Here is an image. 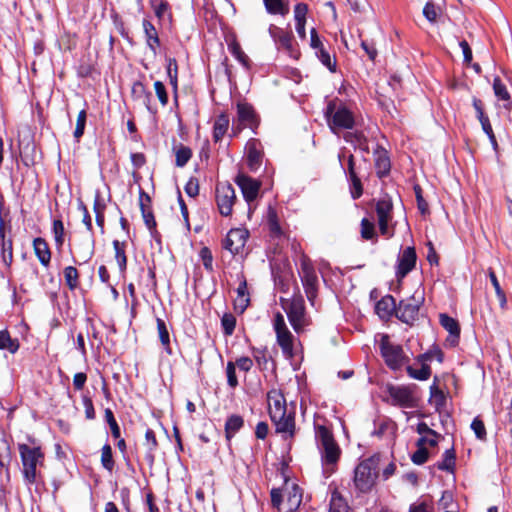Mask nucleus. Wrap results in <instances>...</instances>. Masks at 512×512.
Returning a JSON list of instances; mask_svg holds the SVG:
<instances>
[{"label": "nucleus", "instance_id": "nucleus-1", "mask_svg": "<svg viewBox=\"0 0 512 512\" xmlns=\"http://www.w3.org/2000/svg\"><path fill=\"white\" fill-rule=\"evenodd\" d=\"M314 430L321 453L323 472L326 477H329L335 471V466L341 455V449L336 443L332 431L327 426L315 422Z\"/></svg>", "mask_w": 512, "mask_h": 512}, {"label": "nucleus", "instance_id": "nucleus-2", "mask_svg": "<svg viewBox=\"0 0 512 512\" xmlns=\"http://www.w3.org/2000/svg\"><path fill=\"white\" fill-rule=\"evenodd\" d=\"M325 118L333 134L344 130H353L357 125L355 113L339 100H331L325 108Z\"/></svg>", "mask_w": 512, "mask_h": 512}, {"label": "nucleus", "instance_id": "nucleus-3", "mask_svg": "<svg viewBox=\"0 0 512 512\" xmlns=\"http://www.w3.org/2000/svg\"><path fill=\"white\" fill-rule=\"evenodd\" d=\"M18 451L24 482L28 485L37 483L41 476L37 468L44 464V453L40 447H31L27 444H18Z\"/></svg>", "mask_w": 512, "mask_h": 512}, {"label": "nucleus", "instance_id": "nucleus-4", "mask_svg": "<svg viewBox=\"0 0 512 512\" xmlns=\"http://www.w3.org/2000/svg\"><path fill=\"white\" fill-rule=\"evenodd\" d=\"M379 459L375 456L361 461L354 470V484L362 493L369 492L378 477Z\"/></svg>", "mask_w": 512, "mask_h": 512}, {"label": "nucleus", "instance_id": "nucleus-5", "mask_svg": "<svg viewBox=\"0 0 512 512\" xmlns=\"http://www.w3.org/2000/svg\"><path fill=\"white\" fill-rule=\"evenodd\" d=\"M416 385H388L386 402L401 408H416L418 398L415 395Z\"/></svg>", "mask_w": 512, "mask_h": 512}, {"label": "nucleus", "instance_id": "nucleus-6", "mask_svg": "<svg viewBox=\"0 0 512 512\" xmlns=\"http://www.w3.org/2000/svg\"><path fill=\"white\" fill-rule=\"evenodd\" d=\"M380 352L386 365L394 371L401 369L409 361L402 346L392 343L388 335H382L381 337Z\"/></svg>", "mask_w": 512, "mask_h": 512}, {"label": "nucleus", "instance_id": "nucleus-7", "mask_svg": "<svg viewBox=\"0 0 512 512\" xmlns=\"http://www.w3.org/2000/svg\"><path fill=\"white\" fill-rule=\"evenodd\" d=\"M273 328L276 333L277 343L280 346L283 355L287 359H291L294 356L293 344L294 336L288 329L284 316L281 313H276L273 321Z\"/></svg>", "mask_w": 512, "mask_h": 512}, {"label": "nucleus", "instance_id": "nucleus-8", "mask_svg": "<svg viewBox=\"0 0 512 512\" xmlns=\"http://www.w3.org/2000/svg\"><path fill=\"white\" fill-rule=\"evenodd\" d=\"M236 199V192L231 184L224 182L216 185L215 201L222 216H231Z\"/></svg>", "mask_w": 512, "mask_h": 512}, {"label": "nucleus", "instance_id": "nucleus-9", "mask_svg": "<svg viewBox=\"0 0 512 512\" xmlns=\"http://www.w3.org/2000/svg\"><path fill=\"white\" fill-rule=\"evenodd\" d=\"M423 298L412 295L411 297L401 300L397 305L396 317L403 323L413 325L418 319L419 309Z\"/></svg>", "mask_w": 512, "mask_h": 512}, {"label": "nucleus", "instance_id": "nucleus-10", "mask_svg": "<svg viewBox=\"0 0 512 512\" xmlns=\"http://www.w3.org/2000/svg\"><path fill=\"white\" fill-rule=\"evenodd\" d=\"M307 299L314 305V301L317 297L318 291V277L313 266L303 261L301 263V270L299 272Z\"/></svg>", "mask_w": 512, "mask_h": 512}, {"label": "nucleus", "instance_id": "nucleus-11", "mask_svg": "<svg viewBox=\"0 0 512 512\" xmlns=\"http://www.w3.org/2000/svg\"><path fill=\"white\" fill-rule=\"evenodd\" d=\"M286 313L290 324L297 333L301 332L308 324L302 298L294 299L286 309Z\"/></svg>", "mask_w": 512, "mask_h": 512}, {"label": "nucleus", "instance_id": "nucleus-12", "mask_svg": "<svg viewBox=\"0 0 512 512\" xmlns=\"http://www.w3.org/2000/svg\"><path fill=\"white\" fill-rule=\"evenodd\" d=\"M235 183L241 189L242 195L251 209L252 202L258 197L261 188V182L245 174H238Z\"/></svg>", "mask_w": 512, "mask_h": 512}, {"label": "nucleus", "instance_id": "nucleus-13", "mask_svg": "<svg viewBox=\"0 0 512 512\" xmlns=\"http://www.w3.org/2000/svg\"><path fill=\"white\" fill-rule=\"evenodd\" d=\"M78 259L74 263L82 265L91 260L95 253V240L93 234H83L75 244Z\"/></svg>", "mask_w": 512, "mask_h": 512}, {"label": "nucleus", "instance_id": "nucleus-14", "mask_svg": "<svg viewBox=\"0 0 512 512\" xmlns=\"http://www.w3.org/2000/svg\"><path fill=\"white\" fill-rule=\"evenodd\" d=\"M247 239L248 231L246 229H231L224 239L223 248L236 255L244 248Z\"/></svg>", "mask_w": 512, "mask_h": 512}, {"label": "nucleus", "instance_id": "nucleus-15", "mask_svg": "<svg viewBox=\"0 0 512 512\" xmlns=\"http://www.w3.org/2000/svg\"><path fill=\"white\" fill-rule=\"evenodd\" d=\"M417 255L414 247H406L398 256L396 276L404 278L416 265Z\"/></svg>", "mask_w": 512, "mask_h": 512}, {"label": "nucleus", "instance_id": "nucleus-16", "mask_svg": "<svg viewBox=\"0 0 512 512\" xmlns=\"http://www.w3.org/2000/svg\"><path fill=\"white\" fill-rule=\"evenodd\" d=\"M271 420L274 422L276 426V431L278 433L288 434L290 437L294 435L295 431V417L294 413L282 412L279 413V410H275L274 414H272Z\"/></svg>", "mask_w": 512, "mask_h": 512}, {"label": "nucleus", "instance_id": "nucleus-17", "mask_svg": "<svg viewBox=\"0 0 512 512\" xmlns=\"http://www.w3.org/2000/svg\"><path fill=\"white\" fill-rule=\"evenodd\" d=\"M439 321L441 326L449 333L447 342L451 346H455L460 337V326L458 321L444 313L439 315Z\"/></svg>", "mask_w": 512, "mask_h": 512}, {"label": "nucleus", "instance_id": "nucleus-18", "mask_svg": "<svg viewBox=\"0 0 512 512\" xmlns=\"http://www.w3.org/2000/svg\"><path fill=\"white\" fill-rule=\"evenodd\" d=\"M258 141L251 139L246 145L247 165L250 171L256 172L262 163V152L258 148Z\"/></svg>", "mask_w": 512, "mask_h": 512}, {"label": "nucleus", "instance_id": "nucleus-19", "mask_svg": "<svg viewBox=\"0 0 512 512\" xmlns=\"http://www.w3.org/2000/svg\"><path fill=\"white\" fill-rule=\"evenodd\" d=\"M237 115L240 124L243 127L254 129L258 125L257 117L253 107L247 103L237 105Z\"/></svg>", "mask_w": 512, "mask_h": 512}, {"label": "nucleus", "instance_id": "nucleus-20", "mask_svg": "<svg viewBox=\"0 0 512 512\" xmlns=\"http://www.w3.org/2000/svg\"><path fill=\"white\" fill-rule=\"evenodd\" d=\"M142 26L144 30L145 40L147 47L151 50L153 55L157 54V50L160 47V38L155 26L148 19H143Z\"/></svg>", "mask_w": 512, "mask_h": 512}, {"label": "nucleus", "instance_id": "nucleus-21", "mask_svg": "<svg viewBox=\"0 0 512 512\" xmlns=\"http://www.w3.org/2000/svg\"><path fill=\"white\" fill-rule=\"evenodd\" d=\"M375 310L381 319H389L392 315L396 316L397 305L395 298L391 295L382 297L376 303Z\"/></svg>", "mask_w": 512, "mask_h": 512}, {"label": "nucleus", "instance_id": "nucleus-22", "mask_svg": "<svg viewBox=\"0 0 512 512\" xmlns=\"http://www.w3.org/2000/svg\"><path fill=\"white\" fill-rule=\"evenodd\" d=\"M0 258L4 266L1 276L3 278L9 277L13 263V241H3V243H0Z\"/></svg>", "mask_w": 512, "mask_h": 512}, {"label": "nucleus", "instance_id": "nucleus-23", "mask_svg": "<svg viewBox=\"0 0 512 512\" xmlns=\"http://www.w3.org/2000/svg\"><path fill=\"white\" fill-rule=\"evenodd\" d=\"M375 169L379 178L387 176L390 172V158L387 154V151L382 148H378L375 151Z\"/></svg>", "mask_w": 512, "mask_h": 512}, {"label": "nucleus", "instance_id": "nucleus-24", "mask_svg": "<svg viewBox=\"0 0 512 512\" xmlns=\"http://www.w3.org/2000/svg\"><path fill=\"white\" fill-rule=\"evenodd\" d=\"M35 255L44 267H48L51 261V251L45 239L38 237L33 240Z\"/></svg>", "mask_w": 512, "mask_h": 512}, {"label": "nucleus", "instance_id": "nucleus-25", "mask_svg": "<svg viewBox=\"0 0 512 512\" xmlns=\"http://www.w3.org/2000/svg\"><path fill=\"white\" fill-rule=\"evenodd\" d=\"M131 94L134 100L141 101L150 112H153L150 106L152 94L142 82L136 81L133 83Z\"/></svg>", "mask_w": 512, "mask_h": 512}, {"label": "nucleus", "instance_id": "nucleus-26", "mask_svg": "<svg viewBox=\"0 0 512 512\" xmlns=\"http://www.w3.org/2000/svg\"><path fill=\"white\" fill-rule=\"evenodd\" d=\"M375 212L377 222L383 220H393V203L389 197H383L376 202Z\"/></svg>", "mask_w": 512, "mask_h": 512}, {"label": "nucleus", "instance_id": "nucleus-27", "mask_svg": "<svg viewBox=\"0 0 512 512\" xmlns=\"http://www.w3.org/2000/svg\"><path fill=\"white\" fill-rule=\"evenodd\" d=\"M493 90L498 100L504 102L503 107L507 110H510L512 106L510 93L508 92L506 85L498 76L493 80Z\"/></svg>", "mask_w": 512, "mask_h": 512}, {"label": "nucleus", "instance_id": "nucleus-28", "mask_svg": "<svg viewBox=\"0 0 512 512\" xmlns=\"http://www.w3.org/2000/svg\"><path fill=\"white\" fill-rule=\"evenodd\" d=\"M302 496V489L297 484L292 483L290 487L287 486L288 512H294L299 508Z\"/></svg>", "mask_w": 512, "mask_h": 512}, {"label": "nucleus", "instance_id": "nucleus-29", "mask_svg": "<svg viewBox=\"0 0 512 512\" xmlns=\"http://www.w3.org/2000/svg\"><path fill=\"white\" fill-rule=\"evenodd\" d=\"M338 160L347 177L357 175L354 156L346 148L340 150Z\"/></svg>", "mask_w": 512, "mask_h": 512}, {"label": "nucleus", "instance_id": "nucleus-30", "mask_svg": "<svg viewBox=\"0 0 512 512\" xmlns=\"http://www.w3.org/2000/svg\"><path fill=\"white\" fill-rule=\"evenodd\" d=\"M266 11L272 15L286 16L290 9L289 3L284 0H263Z\"/></svg>", "mask_w": 512, "mask_h": 512}, {"label": "nucleus", "instance_id": "nucleus-31", "mask_svg": "<svg viewBox=\"0 0 512 512\" xmlns=\"http://www.w3.org/2000/svg\"><path fill=\"white\" fill-rule=\"evenodd\" d=\"M244 419L240 415H231L225 422V436L230 441L234 435L243 427Z\"/></svg>", "mask_w": 512, "mask_h": 512}, {"label": "nucleus", "instance_id": "nucleus-32", "mask_svg": "<svg viewBox=\"0 0 512 512\" xmlns=\"http://www.w3.org/2000/svg\"><path fill=\"white\" fill-rule=\"evenodd\" d=\"M145 446L147 449L145 459L147 460L149 465L152 466L155 460L154 451L158 446L155 432L152 429H147L145 432Z\"/></svg>", "mask_w": 512, "mask_h": 512}, {"label": "nucleus", "instance_id": "nucleus-33", "mask_svg": "<svg viewBox=\"0 0 512 512\" xmlns=\"http://www.w3.org/2000/svg\"><path fill=\"white\" fill-rule=\"evenodd\" d=\"M229 127V117L226 114L219 115L213 125V140L219 142L226 134Z\"/></svg>", "mask_w": 512, "mask_h": 512}, {"label": "nucleus", "instance_id": "nucleus-34", "mask_svg": "<svg viewBox=\"0 0 512 512\" xmlns=\"http://www.w3.org/2000/svg\"><path fill=\"white\" fill-rule=\"evenodd\" d=\"M237 298L235 300V308L239 309L241 312H243L247 306L249 305L250 299H249V293L247 288V282L243 278V280L239 283V286L237 287Z\"/></svg>", "mask_w": 512, "mask_h": 512}, {"label": "nucleus", "instance_id": "nucleus-35", "mask_svg": "<svg viewBox=\"0 0 512 512\" xmlns=\"http://www.w3.org/2000/svg\"><path fill=\"white\" fill-rule=\"evenodd\" d=\"M157 330L160 342L168 355H172V349L170 345V335L165 321L161 318L156 319Z\"/></svg>", "mask_w": 512, "mask_h": 512}, {"label": "nucleus", "instance_id": "nucleus-36", "mask_svg": "<svg viewBox=\"0 0 512 512\" xmlns=\"http://www.w3.org/2000/svg\"><path fill=\"white\" fill-rule=\"evenodd\" d=\"M456 455L453 448L445 450L442 460L436 464L441 471L453 472L455 468Z\"/></svg>", "mask_w": 512, "mask_h": 512}, {"label": "nucleus", "instance_id": "nucleus-37", "mask_svg": "<svg viewBox=\"0 0 512 512\" xmlns=\"http://www.w3.org/2000/svg\"><path fill=\"white\" fill-rule=\"evenodd\" d=\"M328 512H349L346 500L337 490H334L331 494Z\"/></svg>", "mask_w": 512, "mask_h": 512}, {"label": "nucleus", "instance_id": "nucleus-38", "mask_svg": "<svg viewBox=\"0 0 512 512\" xmlns=\"http://www.w3.org/2000/svg\"><path fill=\"white\" fill-rule=\"evenodd\" d=\"M360 226H361V230H360L361 237L364 240H370L374 243H376L378 241V235L375 230L374 222H372L368 218H363L361 220Z\"/></svg>", "mask_w": 512, "mask_h": 512}, {"label": "nucleus", "instance_id": "nucleus-39", "mask_svg": "<svg viewBox=\"0 0 512 512\" xmlns=\"http://www.w3.org/2000/svg\"><path fill=\"white\" fill-rule=\"evenodd\" d=\"M113 248L115 250V259L117 261L119 270L124 272L127 267V256L125 252L126 243L118 240L113 241Z\"/></svg>", "mask_w": 512, "mask_h": 512}, {"label": "nucleus", "instance_id": "nucleus-40", "mask_svg": "<svg viewBox=\"0 0 512 512\" xmlns=\"http://www.w3.org/2000/svg\"><path fill=\"white\" fill-rule=\"evenodd\" d=\"M19 349V342L17 339H12L7 330L0 331V350H8L10 353H15Z\"/></svg>", "mask_w": 512, "mask_h": 512}, {"label": "nucleus", "instance_id": "nucleus-41", "mask_svg": "<svg viewBox=\"0 0 512 512\" xmlns=\"http://www.w3.org/2000/svg\"><path fill=\"white\" fill-rule=\"evenodd\" d=\"M174 150H175V157H176V160H175L176 166L184 167L188 163L190 158L192 157V150L183 144H179L178 146H176L174 148Z\"/></svg>", "mask_w": 512, "mask_h": 512}, {"label": "nucleus", "instance_id": "nucleus-42", "mask_svg": "<svg viewBox=\"0 0 512 512\" xmlns=\"http://www.w3.org/2000/svg\"><path fill=\"white\" fill-rule=\"evenodd\" d=\"M406 371L411 378L420 381H425L431 376V368L427 364H422L420 368H414L408 365Z\"/></svg>", "mask_w": 512, "mask_h": 512}, {"label": "nucleus", "instance_id": "nucleus-43", "mask_svg": "<svg viewBox=\"0 0 512 512\" xmlns=\"http://www.w3.org/2000/svg\"><path fill=\"white\" fill-rule=\"evenodd\" d=\"M8 213H4V198L0 196V243L3 241H13L11 237H7V230L11 231V225L6 223L5 217Z\"/></svg>", "mask_w": 512, "mask_h": 512}, {"label": "nucleus", "instance_id": "nucleus-44", "mask_svg": "<svg viewBox=\"0 0 512 512\" xmlns=\"http://www.w3.org/2000/svg\"><path fill=\"white\" fill-rule=\"evenodd\" d=\"M65 283L70 290H75L79 286V273L74 266H67L63 271Z\"/></svg>", "mask_w": 512, "mask_h": 512}, {"label": "nucleus", "instance_id": "nucleus-45", "mask_svg": "<svg viewBox=\"0 0 512 512\" xmlns=\"http://www.w3.org/2000/svg\"><path fill=\"white\" fill-rule=\"evenodd\" d=\"M488 276L490 278L491 284L493 285V287L495 289V293L498 298L499 304L502 308H504L506 305V302H507L506 295H505V292L503 291V289L501 288L498 278H497L495 272L493 271V269H491V268L488 269Z\"/></svg>", "mask_w": 512, "mask_h": 512}, {"label": "nucleus", "instance_id": "nucleus-46", "mask_svg": "<svg viewBox=\"0 0 512 512\" xmlns=\"http://www.w3.org/2000/svg\"><path fill=\"white\" fill-rule=\"evenodd\" d=\"M101 464L104 469L109 472H112L115 466V462L113 459L112 448L109 444L103 445L101 449Z\"/></svg>", "mask_w": 512, "mask_h": 512}, {"label": "nucleus", "instance_id": "nucleus-47", "mask_svg": "<svg viewBox=\"0 0 512 512\" xmlns=\"http://www.w3.org/2000/svg\"><path fill=\"white\" fill-rule=\"evenodd\" d=\"M275 45L278 49L282 48L289 53L290 56H294L295 49L293 45V34L291 32H285L278 40L275 42Z\"/></svg>", "mask_w": 512, "mask_h": 512}, {"label": "nucleus", "instance_id": "nucleus-48", "mask_svg": "<svg viewBox=\"0 0 512 512\" xmlns=\"http://www.w3.org/2000/svg\"><path fill=\"white\" fill-rule=\"evenodd\" d=\"M167 76L170 80V84L173 86L174 90H177L178 84V64L175 58L167 59Z\"/></svg>", "mask_w": 512, "mask_h": 512}, {"label": "nucleus", "instance_id": "nucleus-49", "mask_svg": "<svg viewBox=\"0 0 512 512\" xmlns=\"http://www.w3.org/2000/svg\"><path fill=\"white\" fill-rule=\"evenodd\" d=\"M315 55L317 56V58L319 59V61L326 67L329 69V71L331 72H335L336 71V60L335 58H332L330 53L326 50V48L324 47L323 49L317 51L315 53Z\"/></svg>", "mask_w": 512, "mask_h": 512}, {"label": "nucleus", "instance_id": "nucleus-50", "mask_svg": "<svg viewBox=\"0 0 512 512\" xmlns=\"http://www.w3.org/2000/svg\"><path fill=\"white\" fill-rule=\"evenodd\" d=\"M52 232L54 235V240H55L56 246L58 248H61L64 244V233H65V229H64L62 220L55 219L53 221Z\"/></svg>", "mask_w": 512, "mask_h": 512}, {"label": "nucleus", "instance_id": "nucleus-51", "mask_svg": "<svg viewBox=\"0 0 512 512\" xmlns=\"http://www.w3.org/2000/svg\"><path fill=\"white\" fill-rule=\"evenodd\" d=\"M229 51L245 68H249V57L237 42L229 45Z\"/></svg>", "mask_w": 512, "mask_h": 512}, {"label": "nucleus", "instance_id": "nucleus-52", "mask_svg": "<svg viewBox=\"0 0 512 512\" xmlns=\"http://www.w3.org/2000/svg\"><path fill=\"white\" fill-rule=\"evenodd\" d=\"M151 7L157 18L163 19V17L169 12L170 5L166 0H150Z\"/></svg>", "mask_w": 512, "mask_h": 512}, {"label": "nucleus", "instance_id": "nucleus-53", "mask_svg": "<svg viewBox=\"0 0 512 512\" xmlns=\"http://www.w3.org/2000/svg\"><path fill=\"white\" fill-rule=\"evenodd\" d=\"M221 325H222L224 334L227 336H230L233 334V332L235 330L236 319L232 314L226 313L221 318Z\"/></svg>", "mask_w": 512, "mask_h": 512}, {"label": "nucleus", "instance_id": "nucleus-54", "mask_svg": "<svg viewBox=\"0 0 512 512\" xmlns=\"http://www.w3.org/2000/svg\"><path fill=\"white\" fill-rule=\"evenodd\" d=\"M365 134L361 130L348 131L344 134V140L354 147H357L359 144H363L365 142Z\"/></svg>", "mask_w": 512, "mask_h": 512}, {"label": "nucleus", "instance_id": "nucleus-55", "mask_svg": "<svg viewBox=\"0 0 512 512\" xmlns=\"http://www.w3.org/2000/svg\"><path fill=\"white\" fill-rule=\"evenodd\" d=\"M105 420L107 421V423L111 429L112 436L116 439L120 438V435H121L120 427H119V425L114 417V414L110 408H107L105 410Z\"/></svg>", "mask_w": 512, "mask_h": 512}, {"label": "nucleus", "instance_id": "nucleus-56", "mask_svg": "<svg viewBox=\"0 0 512 512\" xmlns=\"http://www.w3.org/2000/svg\"><path fill=\"white\" fill-rule=\"evenodd\" d=\"M378 227L380 234L386 239H390L395 234V224L392 223V220H383L378 221Z\"/></svg>", "mask_w": 512, "mask_h": 512}, {"label": "nucleus", "instance_id": "nucleus-57", "mask_svg": "<svg viewBox=\"0 0 512 512\" xmlns=\"http://www.w3.org/2000/svg\"><path fill=\"white\" fill-rule=\"evenodd\" d=\"M350 181V192L353 199H358L363 194V187L358 175L348 177Z\"/></svg>", "mask_w": 512, "mask_h": 512}, {"label": "nucleus", "instance_id": "nucleus-58", "mask_svg": "<svg viewBox=\"0 0 512 512\" xmlns=\"http://www.w3.org/2000/svg\"><path fill=\"white\" fill-rule=\"evenodd\" d=\"M86 118H87V113H86V110L83 109L78 114L77 121H76V128L74 131V137L77 140H79L82 137V135L84 134Z\"/></svg>", "mask_w": 512, "mask_h": 512}, {"label": "nucleus", "instance_id": "nucleus-59", "mask_svg": "<svg viewBox=\"0 0 512 512\" xmlns=\"http://www.w3.org/2000/svg\"><path fill=\"white\" fill-rule=\"evenodd\" d=\"M429 457V452L426 447L417 446V450L412 454L411 460L416 465L424 464Z\"/></svg>", "mask_w": 512, "mask_h": 512}, {"label": "nucleus", "instance_id": "nucleus-60", "mask_svg": "<svg viewBox=\"0 0 512 512\" xmlns=\"http://www.w3.org/2000/svg\"><path fill=\"white\" fill-rule=\"evenodd\" d=\"M308 5L306 3H297L294 6V20L295 22H306L308 14Z\"/></svg>", "mask_w": 512, "mask_h": 512}, {"label": "nucleus", "instance_id": "nucleus-61", "mask_svg": "<svg viewBox=\"0 0 512 512\" xmlns=\"http://www.w3.org/2000/svg\"><path fill=\"white\" fill-rule=\"evenodd\" d=\"M471 429L474 431L476 437L480 440L486 438V429L483 421L479 417H475L471 423Z\"/></svg>", "mask_w": 512, "mask_h": 512}, {"label": "nucleus", "instance_id": "nucleus-62", "mask_svg": "<svg viewBox=\"0 0 512 512\" xmlns=\"http://www.w3.org/2000/svg\"><path fill=\"white\" fill-rule=\"evenodd\" d=\"M227 383L231 388H235L238 385V379L236 376V366L234 362L229 361L226 366Z\"/></svg>", "mask_w": 512, "mask_h": 512}, {"label": "nucleus", "instance_id": "nucleus-63", "mask_svg": "<svg viewBox=\"0 0 512 512\" xmlns=\"http://www.w3.org/2000/svg\"><path fill=\"white\" fill-rule=\"evenodd\" d=\"M414 192H415V196H416V200H417V206H418V209L420 210L421 214L424 215V214L428 213V211H429L428 203L423 198L421 187L419 185H415Z\"/></svg>", "mask_w": 512, "mask_h": 512}, {"label": "nucleus", "instance_id": "nucleus-64", "mask_svg": "<svg viewBox=\"0 0 512 512\" xmlns=\"http://www.w3.org/2000/svg\"><path fill=\"white\" fill-rule=\"evenodd\" d=\"M154 88L159 102L162 106H166L168 104V94L165 85L161 81H156L154 83Z\"/></svg>", "mask_w": 512, "mask_h": 512}]
</instances>
